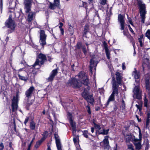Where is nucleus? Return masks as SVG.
I'll return each instance as SVG.
<instances>
[{
    "instance_id": "1",
    "label": "nucleus",
    "mask_w": 150,
    "mask_h": 150,
    "mask_svg": "<svg viewBox=\"0 0 150 150\" xmlns=\"http://www.w3.org/2000/svg\"><path fill=\"white\" fill-rule=\"evenodd\" d=\"M137 4L139 7L141 21L142 23H145L146 15L147 13L146 6L141 0H137Z\"/></svg>"
},
{
    "instance_id": "2",
    "label": "nucleus",
    "mask_w": 150,
    "mask_h": 150,
    "mask_svg": "<svg viewBox=\"0 0 150 150\" xmlns=\"http://www.w3.org/2000/svg\"><path fill=\"white\" fill-rule=\"evenodd\" d=\"M34 89L35 88L34 87L31 86L25 92V94L27 99H25L24 101V103L25 104L27 109H28V108L30 105H32L34 102L33 100L30 101L29 99L32 96Z\"/></svg>"
},
{
    "instance_id": "3",
    "label": "nucleus",
    "mask_w": 150,
    "mask_h": 150,
    "mask_svg": "<svg viewBox=\"0 0 150 150\" xmlns=\"http://www.w3.org/2000/svg\"><path fill=\"white\" fill-rule=\"evenodd\" d=\"M46 60V56L45 55L40 53L37 57L36 60L33 65L34 69H39L41 65L44 64L45 61Z\"/></svg>"
},
{
    "instance_id": "4",
    "label": "nucleus",
    "mask_w": 150,
    "mask_h": 150,
    "mask_svg": "<svg viewBox=\"0 0 150 150\" xmlns=\"http://www.w3.org/2000/svg\"><path fill=\"white\" fill-rule=\"evenodd\" d=\"M76 77L78 79V80L81 83H83L84 85L87 86V89H89L88 86L89 83V79L88 78L87 75L85 72L81 71L79 73L77 76H76Z\"/></svg>"
},
{
    "instance_id": "5",
    "label": "nucleus",
    "mask_w": 150,
    "mask_h": 150,
    "mask_svg": "<svg viewBox=\"0 0 150 150\" xmlns=\"http://www.w3.org/2000/svg\"><path fill=\"white\" fill-rule=\"evenodd\" d=\"M12 16L10 15L8 19L6 22V26L7 28L11 29L8 30V33H11L13 32L15 29L16 24L15 22L12 19Z\"/></svg>"
},
{
    "instance_id": "6",
    "label": "nucleus",
    "mask_w": 150,
    "mask_h": 150,
    "mask_svg": "<svg viewBox=\"0 0 150 150\" xmlns=\"http://www.w3.org/2000/svg\"><path fill=\"white\" fill-rule=\"evenodd\" d=\"M77 78L70 79L68 83L69 86H72L73 87L79 88L81 86V83L77 81Z\"/></svg>"
},
{
    "instance_id": "7",
    "label": "nucleus",
    "mask_w": 150,
    "mask_h": 150,
    "mask_svg": "<svg viewBox=\"0 0 150 150\" xmlns=\"http://www.w3.org/2000/svg\"><path fill=\"white\" fill-rule=\"evenodd\" d=\"M47 35L45 34V31L42 30H41L40 33V43L43 47L46 44V40Z\"/></svg>"
},
{
    "instance_id": "8",
    "label": "nucleus",
    "mask_w": 150,
    "mask_h": 150,
    "mask_svg": "<svg viewBox=\"0 0 150 150\" xmlns=\"http://www.w3.org/2000/svg\"><path fill=\"white\" fill-rule=\"evenodd\" d=\"M100 145L103 147L105 150H111L108 140V137L106 136L103 141L100 142Z\"/></svg>"
},
{
    "instance_id": "9",
    "label": "nucleus",
    "mask_w": 150,
    "mask_h": 150,
    "mask_svg": "<svg viewBox=\"0 0 150 150\" xmlns=\"http://www.w3.org/2000/svg\"><path fill=\"white\" fill-rule=\"evenodd\" d=\"M134 93L133 97L135 96L136 98L138 99H141V91L140 90L139 87L138 86H136L134 88L133 90Z\"/></svg>"
},
{
    "instance_id": "10",
    "label": "nucleus",
    "mask_w": 150,
    "mask_h": 150,
    "mask_svg": "<svg viewBox=\"0 0 150 150\" xmlns=\"http://www.w3.org/2000/svg\"><path fill=\"white\" fill-rule=\"evenodd\" d=\"M125 17L121 14H119L118 16V20L120 24L121 27L120 29L123 30L125 28Z\"/></svg>"
},
{
    "instance_id": "11",
    "label": "nucleus",
    "mask_w": 150,
    "mask_h": 150,
    "mask_svg": "<svg viewBox=\"0 0 150 150\" xmlns=\"http://www.w3.org/2000/svg\"><path fill=\"white\" fill-rule=\"evenodd\" d=\"M32 0H24V4L26 13L30 11V8L32 5Z\"/></svg>"
},
{
    "instance_id": "12",
    "label": "nucleus",
    "mask_w": 150,
    "mask_h": 150,
    "mask_svg": "<svg viewBox=\"0 0 150 150\" xmlns=\"http://www.w3.org/2000/svg\"><path fill=\"white\" fill-rule=\"evenodd\" d=\"M18 97L17 96L14 97L12 100V110L13 112L17 110L18 108Z\"/></svg>"
},
{
    "instance_id": "13",
    "label": "nucleus",
    "mask_w": 150,
    "mask_h": 150,
    "mask_svg": "<svg viewBox=\"0 0 150 150\" xmlns=\"http://www.w3.org/2000/svg\"><path fill=\"white\" fill-rule=\"evenodd\" d=\"M58 71L57 69H56L53 70L51 72L50 74V76L47 79L48 81H52L55 76L57 74Z\"/></svg>"
},
{
    "instance_id": "14",
    "label": "nucleus",
    "mask_w": 150,
    "mask_h": 150,
    "mask_svg": "<svg viewBox=\"0 0 150 150\" xmlns=\"http://www.w3.org/2000/svg\"><path fill=\"white\" fill-rule=\"evenodd\" d=\"M56 143L58 150H62L60 140L59 137L57 134H54Z\"/></svg>"
},
{
    "instance_id": "15",
    "label": "nucleus",
    "mask_w": 150,
    "mask_h": 150,
    "mask_svg": "<svg viewBox=\"0 0 150 150\" xmlns=\"http://www.w3.org/2000/svg\"><path fill=\"white\" fill-rule=\"evenodd\" d=\"M60 5V0H54L53 4L50 3L49 8L52 10L54 9L56 6L59 7Z\"/></svg>"
},
{
    "instance_id": "16",
    "label": "nucleus",
    "mask_w": 150,
    "mask_h": 150,
    "mask_svg": "<svg viewBox=\"0 0 150 150\" xmlns=\"http://www.w3.org/2000/svg\"><path fill=\"white\" fill-rule=\"evenodd\" d=\"M97 64V62L95 61L93 59L91 60L90 61V71L91 72H92L93 68L96 69Z\"/></svg>"
},
{
    "instance_id": "17",
    "label": "nucleus",
    "mask_w": 150,
    "mask_h": 150,
    "mask_svg": "<svg viewBox=\"0 0 150 150\" xmlns=\"http://www.w3.org/2000/svg\"><path fill=\"white\" fill-rule=\"evenodd\" d=\"M132 75L135 79L136 82L138 83L139 81L138 79L140 76L139 72H137L136 70H135L133 72Z\"/></svg>"
},
{
    "instance_id": "18",
    "label": "nucleus",
    "mask_w": 150,
    "mask_h": 150,
    "mask_svg": "<svg viewBox=\"0 0 150 150\" xmlns=\"http://www.w3.org/2000/svg\"><path fill=\"white\" fill-rule=\"evenodd\" d=\"M88 103H89L93 105L94 102V99L93 96L91 95H89L85 98Z\"/></svg>"
},
{
    "instance_id": "19",
    "label": "nucleus",
    "mask_w": 150,
    "mask_h": 150,
    "mask_svg": "<svg viewBox=\"0 0 150 150\" xmlns=\"http://www.w3.org/2000/svg\"><path fill=\"white\" fill-rule=\"evenodd\" d=\"M28 13V15L27 21L28 22H31L33 19V18L34 15H35V12L30 11L29 12L27 13Z\"/></svg>"
},
{
    "instance_id": "20",
    "label": "nucleus",
    "mask_w": 150,
    "mask_h": 150,
    "mask_svg": "<svg viewBox=\"0 0 150 150\" xmlns=\"http://www.w3.org/2000/svg\"><path fill=\"white\" fill-rule=\"evenodd\" d=\"M116 75L117 82L118 84H121L122 78L119 72H117Z\"/></svg>"
},
{
    "instance_id": "21",
    "label": "nucleus",
    "mask_w": 150,
    "mask_h": 150,
    "mask_svg": "<svg viewBox=\"0 0 150 150\" xmlns=\"http://www.w3.org/2000/svg\"><path fill=\"white\" fill-rule=\"evenodd\" d=\"M113 91L112 94L114 95H116L117 96L118 95V89L116 85H115L114 84L113 85Z\"/></svg>"
},
{
    "instance_id": "22",
    "label": "nucleus",
    "mask_w": 150,
    "mask_h": 150,
    "mask_svg": "<svg viewBox=\"0 0 150 150\" xmlns=\"http://www.w3.org/2000/svg\"><path fill=\"white\" fill-rule=\"evenodd\" d=\"M139 139L137 138H134L133 140V142L134 144H135V143H137L138 142H139V140H141L142 137V134L141 133L140 130L139 129Z\"/></svg>"
},
{
    "instance_id": "23",
    "label": "nucleus",
    "mask_w": 150,
    "mask_h": 150,
    "mask_svg": "<svg viewBox=\"0 0 150 150\" xmlns=\"http://www.w3.org/2000/svg\"><path fill=\"white\" fill-rule=\"evenodd\" d=\"M36 123L33 121H32L30 123V129L34 130L35 129Z\"/></svg>"
},
{
    "instance_id": "24",
    "label": "nucleus",
    "mask_w": 150,
    "mask_h": 150,
    "mask_svg": "<svg viewBox=\"0 0 150 150\" xmlns=\"http://www.w3.org/2000/svg\"><path fill=\"white\" fill-rule=\"evenodd\" d=\"M69 28L68 31L69 32L70 34L72 35H73L74 33V29L73 27L71 25L69 24L68 25Z\"/></svg>"
},
{
    "instance_id": "25",
    "label": "nucleus",
    "mask_w": 150,
    "mask_h": 150,
    "mask_svg": "<svg viewBox=\"0 0 150 150\" xmlns=\"http://www.w3.org/2000/svg\"><path fill=\"white\" fill-rule=\"evenodd\" d=\"M18 75L19 79L21 80L24 81H26L28 79V78L26 77L21 76L19 74H18Z\"/></svg>"
},
{
    "instance_id": "26",
    "label": "nucleus",
    "mask_w": 150,
    "mask_h": 150,
    "mask_svg": "<svg viewBox=\"0 0 150 150\" xmlns=\"http://www.w3.org/2000/svg\"><path fill=\"white\" fill-rule=\"evenodd\" d=\"M114 95L111 94L108 100L107 103L108 104L110 102L114 101Z\"/></svg>"
},
{
    "instance_id": "27",
    "label": "nucleus",
    "mask_w": 150,
    "mask_h": 150,
    "mask_svg": "<svg viewBox=\"0 0 150 150\" xmlns=\"http://www.w3.org/2000/svg\"><path fill=\"white\" fill-rule=\"evenodd\" d=\"M109 130V129L105 130L103 129L102 130V131L101 130L99 132V133L100 134H108Z\"/></svg>"
},
{
    "instance_id": "28",
    "label": "nucleus",
    "mask_w": 150,
    "mask_h": 150,
    "mask_svg": "<svg viewBox=\"0 0 150 150\" xmlns=\"http://www.w3.org/2000/svg\"><path fill=\"white\" fill-rule=\"evenodd\" d=\"M134 145L136 147L137 150H139L141 148V145L140 142H138L137 143H135L134 144Z\"/></svg>"
},
{
    "instance_id": "29",
    "label": "nucleus",
    "mask_w": 150,
    "mask_h": 150,
    "mask_svg": "<svg viewBox=\"0 0 150 150\" xmlns=\"http://www.w3.org/2000/svg\"><path fill=\"white\" fill-rule=\"evenodd\" d=\"M88 92L85 89L84 91L82 93V96L85 99L86 97H87L88 96Z\"/></svg>"
},
{
    "instance_id": "30",
    "label": "nucleus",
    "mask_w": 150,
    "mask_h": 150,
    "mask_svg": "<svg viewBox=\"0 0 150 150\" xmlns=\"http://www.w3.org/2000/svg\"><path fill=\"white\" fill-rule=\"evenodd\" d=\"M43 140H44L43 138L37 142L36 143V144L35 145V147L36 148H38V147L40 145L42 142H43Z\"/></svg>"
},
{
    "instance_id": "31",
    "label": "nucleus",
    "mask_w": 150,
    "mask_h": 150,
    "mask_svg": "<svg viewBox=\"0 0 150 150\" xmlns=\"http://www.w3.org/2000/svg\"><path fill=\"white\" fill-rule=\"evenodd\" d=\"M70 124L74 130L76 128L75 123L73 122L72 120L69 121Z\"/></svg>"
},
{
    "instance_id": "32",
    "label": "nucleus",
    "mask_w": 150,
    "mask_h": 150,
    "mask_svg": "<svg viewBox=\"0 0 150 150\" xmlns=\"http://www.w3.org/2000/svg\"><path fill=\"white\" fill-rule=\"evenodd\" d=\"M131 42H132L133 46L134 47V53H133V54H134L133 55L134 56L136 54V52L135 50V44L134 41L133 39L132 38V40H131Z\"/></svg>"
},
{
    "instance_id": "33",
    "label": "nucleus",
    "mask_w": 150,
    "mask_h": 150,
    "mask_svg": "<svg viewBox=\"0 0 150 150\" xmlns=\"http://www.w3.org/2000/svg\"><path fill=\"white\" fill-rule=\"evenodd\" d=\"M107 0H100V3L102 5H105L107 4Z\"/></svg>"
},
{
    "instance_id": "34",
    "label": "nucleus",
    "mask_w": 150,
    "mask_h": 150,
    "mask_svg": "<svg viewBox=\"0 0 150 150\" xmlns=\"http://www.w3.org/2000/svg\"><path fill=\"white\" fill-rule=\"evenodd\" d=\"M131 139V136L130 135H127L126 137V141L127 142H130Z\"/></svg>"
},
{
    "instance_id": "35",
    "label": "nucleus",
    "mask_w": 150,
    "mask_h": 150,
    "mask_svg": "<svg viewBox=\"0 0 150 150\" xmlns=\"http://www.w3.org/2000/svg\"><path fill=\"white\" fill-rule=\"evenodd\" d=\"M103 45L105 51H107L108 50H109L108 49V46L105 42H104L103 43Z\"/></svg>"
},
{
    "instance_id": "36",
    "label": "nucleus",
    "mask_w": 150,
    "mask_h": 150,
    "mask_svg": "<svg viewBox=\"0 0 150 150\" xmlns=\"http://www.w3.org/2000/svg\"><path fill=\"white\" fill-rule=\"evenodd\" d=\"M76 46L77 48L79 49H81L82 46H82V44L80 42H78L76 44Z\"/></svg>"
},
{
    "instance_id": "37",
    "label": "nucleus",
    "mask_w": 150,
    "mask_h": 150,
    "mask_svg": "<svg viewBox=\"0 0 150 150\" xmlns=\"http://www.w3.org/2000/svg\"><path fill=\"white\" fill-rule=\"evenodd\" d=\"M67 115H68V118L69 121L72 120V115L71 113H70L69 112L68 113Z\"/></svg>"
},
{
    "instance_id": "38",
    "label": "nucleus",
    "mask_w": 150,
    "mask_h": 150,
    "mask_svg": "<svg viewBox=\"0 0 150 150\" xmlns=\"http://www.w3.org/2000/svg\"><path fill=\"white\" fill-rule=\"evenodd\" d=\"M105 52L106 54V55L107 57V58L108 59H110V52H109V50H108L107 51H105Z\"/></svg>"
},
{
    "instance_id": "39",
    "label": "nucleus",
    "mask_w": 150,
    "mask_h": 150,
    "mask_svg": "<svg viewBox=\"0 0 150 150\" xmlns=\"http://www.w3.org/2000/svg\"><path fill=\"white\" fill-rule=\"evenodd\" d=\"M86 109L87 110V112L89 114H91V109L90 108V107L88 105H87L86 106Z\"/></svg>"
},
{
    "instance_id": "40",
    "label": "nucleus",
    "mask_w": 150,
    "mask_h": 150,
    "mask_svg": "<svg viewBox=\"0 0 150 150\" xmlns=\"http://www.w3.org/2000/svg\"><path fill=\"white\" fill-rule=\"evenodd\" d=\"M88 25H86L84 28V33L85 34H86V33L88 31Z\"/></svg>"
},
{
    "instance_id": "41",
    "label": "nucleus",
    "mask_w": 150,
    "mask_h": 150,
    "mask_svg": "<svg viewBox=\"0 0 150 150\" xmlns=\"http://www.w3.org/2000/svg\"><path fill=\"white\" fill-rule=\"evenodd\" d=\"M127 19H128V20L130 24L131 25H132V26H133V24L132 22V21L131 19L130 18H129V17H128V15H127Z\"/></svg>"
},
{
    "instance_id": "42",
    "label": "nucleus",
    "mask_w": 150,
    "mask_h": 150,
    "mask_svg": "<svg viewBox=\"0 0 150 150\" xmlns=\"http://www.w3.org/2000/svg\"><path fill=\"white\" fill-rule=\"evenodd\" d=\"M87 131H84L83 133V135L86 138L88 137V136L87 134Z\"/></svg>"
},
{
    "instance_id": "43",
    "label": "nucleus",
    "mask_w": 150,
    "mask_h": 150,
    "mask_svg": "<svg viewBox=\"0 0 150 150\" xmlns=\"http://www.w3.org/2000/svg\"><path fill=\"white\" fill-rule=\"evenodd\" d=\"M81 49H82L83 52L85 54H86L87 53V51L86 50V48L85 46H82Z\"/></svg>"
},
{
    "instance_id": "44",
    "label": "nucleus",
    "mask_w": 150,
    "mask_h": 150,
    "mask_svg": "<svg viewBox=\"0 0 150 150\" xmlns=\"http://www.w3.org/2000/svg\"><path fill=\"white\" fill-rule=\"evenodd\" d=\"M136 106L137 107V109L139 110V111H140V110H142V105H138L137 104H136Z\"/></svg>"
},
{
    "instance_id": "45",
    "label": "nucleus",
    "mask_w": 150,
    "mask_h": 150,
    "mask_svg": "<svg viewBox=\"0 0 150 150\" xmlns=\"http://www.w3.org/2000/svg\"><path fill=\"white\" fill-rule=\"evenodd\" d=\"M146 89L148 90L149 92L150 91V87L149 83L148 82L146 83Z\"/></svg>"
},
{
    "instance_id": "46",
    "label": "nucleus",
    "mask_w": 150,
    "mask_h": 150,
    "mask_svg": "<svg viewBox=\"0 0 150 150\" xmlns=\"http://www.w3.org/2000/svg\"><path fill=\"white\" fill-rule=\"evenodd\" d=\"M147 102L148 100L147 99L145 98L144 100V105L145 107H147Z\"/></svg>"
},
{
    "instance_id": "47",
    "label": "nucleus",
    "mask_w": 150,
    "mask_h": 150,
    "mask_svg": "<svg viewBox=\"0 0 150 150\" xmlns=\"http://www.w3.org/2000/svg\"><path fill=\"white\" fill-rule=\"evenodd\" d=\"M94 126H95V127L96 128L98 129L99 130L100 129H101L100 126L98 125H97L96 124H95Z\"/></svg>"
},
{
    "instance_id": "48",
    "label": "nucleus",
    "mask_w": 150,
    "mask_h": 150,
    "mask_svg": "<svg viewBox=\"0 0 150 150\" xmlns=\"http://www.w3.org/2000/svg\"><path fill=\"white\" fill-rule=\"evenodd\" d=\"M143 37V35H142L140 36V38H138L139 42V43H141V42H142V39Z\"/></svg>"
},
{
    "instance_id": "49",
    "label": "nucleus",
    "mask_w": 150,
    "mask_h": 150,
    "mask_svg": "<svg viewBox=\"0 0 150 150\" xmlns=\"http://www.w3.org/2000/svg\"><path fill=\"white\" fill-rule=\"evenodd\" d=\"M150 122V120L149 119H147L146 121V127H147Z\"/></svg>"
},
{
    "instance_id": "50",
    "label": "nucleus",
    "mask_w": 150,
    "mask_h": 150,
    "mask_svg": "<svg viewBox=\"0 0 150 150\" xmlns=\"http://www.w3.org/2000/svg\"><path fill=\"white\" fill-rule=\"evenodd\" d=\"M29 119V117H27L25 119V121H24V124L25 125H26V123L28 122V120Z\"/></svg>"
},
{
    "instance_id": "51",
    "label": "nucleus",
    "mask_w": 150,
    "mask_h": 150,
    "mask_svg": "<svg viewBox=\"0 0 150 150\" xmlns=\"http://www.w3.org/2000/svg\"><path fill=\"white\" fill-rule=\"evenodd\" d=\"M128 27L129 28V30L133 34H134V32L133 30H132V29L131 28V27L130 25H128Z\"/></svg>"
},
{
    "instance_id": "52",
    "label": "nucleus",
    "mask_w": 150,
    "mask_h": 150,
    "mask_svg": "<svg viewBox=\"0 0 150 150\" xmlns=\"http://www.w3.org/2000/svg\"><path fill=\"white\" fill-rule=\"evenodd\" d=\"M123 34L124 35H125L126 36H128L129 35V33L128 32L125 31L124 30L123 31Z\"/></svg>"
},
{
    "instance_id": "53",
    "label": "nucleus",
    "mask_w": 150,
    "mask_h": 150,
    "mask_svg": "<svg viewBox=\"0 0 150 150\" xmlns=\"http://www.w3.org/2000/svg\"><path fill=\"white\" fill-rule=\"evenodd\" d=\"M112 82L113 83V85L114 84L115 85H116L115 84V80L114 77H113L112 78Z\"/></svg>"
},
{
    "instance_id": "54",
    "label": "nucleus",
    "mask_w": 150,
    "mask_h": 150,
    "mask_svg": "<svg viewBox=\"0 0 150 150\" xmlns=\"http://www.w3.org/2000/svg\"><path fill=\"white\" fill-rule=\"evenodd\" d=\"M50 145L51 144L50 143H48V144L47 150H51L50 148Z\"/></svg>"
},
{
    "instance_id": "55",
    "label": "nucleus",
    "mask_w": 150,
    "mask_h": 150,
    "mask_svg": "<svg viewBox=\"0 0 150 150\" xmlns=\"http://www.w3.org/2000/svg\"><path fill=\"white\" fill-rule=\"evenodd\" d=\"M122 69L123 70H124L125 69V64L124 62L122 64Z\"/></svg>"
},
{
    "instance_id": "56",
    "label": "nucleus",
    "mask_w": 150,
    "mask_h": 150,
    "mask_svg": "<svg viewBox=\"0 0 150 150\" xmlns=\"http://www.w3.org/2000/svg\"><path fill=\"white\" fill-rule=\"evenodd\" d=\"M59 25H59V28L60 29H61V28H62V27L63 25V24L61 23V22H60V23H59Z\"/></svg>"
},
{
    "instance_id": "57",
    "label": "nucleus",
    "mask_w": 150,
    "mask_h": 150,
    "mask_svg": "<svg viewBox=\"0 0 150 150\" xmlns=\"http://www.w3.org/2000/svg\"><path fill=\"white\" fill-rule=\"evenodd\" d=\"M128 149H132L133 148L132 146L131 145H128Z\"/></svg>"
},
{
    "instance_id": "58",
    "label": "nucleus",
    "mask_w": 150,
    "mask_h": 150,
    "mask_svg": "<svg viewBox=\"0 0 150 150\" xmlns=\"http://www.w3.org/2000/svg\"><path fill=\"white\" fill-rule=\"evenodd\" d=\"M0 146L1 147V148H0V149L4 148V146L2 143H0Z\"/></svg>"
},
{
    "instance_id": "59",
    "label": "nucleus",
    "mask_w": 150,
    "mask_h": 150,
    "mask_svg": "<svg viewBox=\"0 0 150 150\" xmlns=\"http://www.w3.org/2000/svg\"><path fill=\"white\" fill-rule=\"evenodd\" d=\"M61 33L62 35H63L64 33V30L63 28L60 29Z\"/></svg>"
},
{
    "instance_id": "60",
    "label": "nucleus",
    "mask_w": 150,
    "mask_h": 150,
    "mask_svg": "<svg viewBox=\"0 0 150 150\" xmlns=\"http://www.w3.org/2000/svg\"><path fill=\"white\" fill-rule=\"evenodd\" d=\"M35 139V138H33L32 139V140H31L30 144L28 146H30V147L31 146V144H32V143L33 142V141Z\"/></svg>"
},
{
    "instance_id": "61",
    "label": "nucleus",
    "mask_w": 150,
    "mask_h": 150,
    "mask_svg": "<svg viewBox=\"0 0 150 150\" xmlns=\"http://www.w3.org/2000/svg\"><path fill=\"white\" fill-rule=\"evenodd\" d=\"M147 119H149L150 118V113L149 112H148L147 113Z\"/></svg>"
},
{
    "instance_id": "62",
    "label": "nucleus",
    "mask_w": 150,
    "mask_h": 150,
    "mask_svg": "<svg viewBox=\"0 0 150 150\" xmlns=\"http://www.w3.org/2000/svg\"><path fill=\"white\" fill-rule=\"evenodd\" d=\"M91 132L93 133L94 132V129L93 127H91Z\"/></svg>"
},
{
    "instance_id": "63",
    "label": "nucleus",
    "mask_w": 150,
    "mask_h": 150,
    "mask_svg": "<svg viewBox=\"0 0 150 150\" xmlns=\"http://www.w3.org/2000/svg\"><path fill=\"white\" fill-rule=\"evenodd\" d=\"M73 141L74 143H76L77 142V139L76 138H73Z\"/></svg>"
},
{
    "instance_id": "64",
    "label": "nucleus",
    "mask_w": 150,
    "mask_h": 150,
    "mask_svg": "<svg viewBox=\"0 0 150 150\" xmlns=\"http://www.w3.org/2000/svg\"><path fill=\"white\" fill-rule=\"evenodd\" d=\"M139 114L140 115H141L142 114V112L141 111V110H140V111H139Z\"/></svg>"
}]
</instances>
